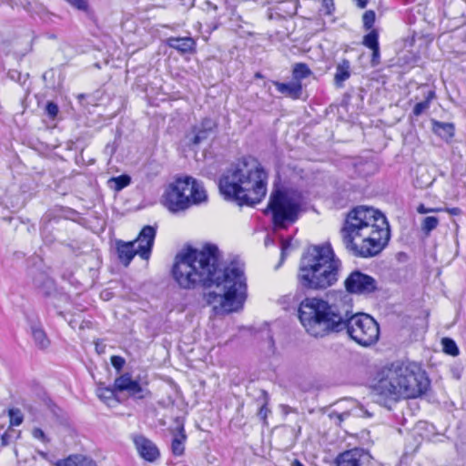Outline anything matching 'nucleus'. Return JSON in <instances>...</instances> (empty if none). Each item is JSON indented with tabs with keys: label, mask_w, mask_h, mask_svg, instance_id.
<instances>
[{
	"label": "nucleus",
	"mask_w": 466,
	"mask_h": 466,
	"mask_svg": "<svg viewBox=\"0 0 466 466\" xmlns=\"http://www.w3.org/2000/svg\"><path fill=\"white\" fill-rule=\"evenodd\" d=\"M439 225V219L436 217H426L421 224V229L426 234L429 235L431 231L435 229Z\"/></svg>",
	"instance_id": "nucleus-29"
},
{
	"label": "nucleus",
	"mask_w": 466,
	"mask_h": 466,
	"mask_svg": "<svg viewBox=\"0 0 466 466\" xmlns=\"http://www.w3.org/2000/svg\"><path fill=\"white\" fill-rule=\"evenodd\" d=\"M344 287L350 294L370 295L377 290L378 282L371 276L354 270L344 280Z\"/></svg>",
	"instance_id": "nucleus-10"
},
{
	"label": "nucleus",
	"mask_w": 466,
	"mask_h": 466,
	"mask_svg": "<svg viewBox=\"0 0 466 466\" xmlns=\"http://www.w3.org/2000/svg\"><path fill=\"white\" fill-rule=\"evenodd\" d=\"M8 416L10 420V426H19L23 423L24 415L19 409H9Z\"/></svg>",
	"instance_id": "nucleus-30"
},
{
	"label": "nucleus",
	"mask_w": 466,
	"mask_h": 466,
	"mask_svg": "<svg viewBox=\"0 0 466 466\" xmlns=\"http://www.w3.org/2000/svg\"><path fill=\"white\" fill-rule=\"evenodd\" d=\"M111 364L116 370L119 371L125 365V360L120 356H112Z\"/></svg>",
	"instance_id": "nucleus-34"
},
{
	"label": "nucleus",
	"mask_w": 466,
	"mask_h": 466,
	"mask_svg": "<svg viewBox=\"0 0 466 466\" xmlns=\"http://www.w3.org/2000/svg\"><path fill=\"white\" fill-rule=\"evenodd\" d=\"M368 454L363 449L355 448L340 453L337 459V466H361Z\"/></svg>",
	"instance_id": "nucleus-13"
},
{
	"label": "nucleus",
	"mask_w": 466,
	"mask_h": 466,
	"mask_svg": "<svg viewBox=\"0 0 466 466\" xmlns=\"http://www.w3.org/2000/svg\"><path fill=\"white\" fill-rule=\"evenodd\" d=\"M451 372L452 374V377L456 380H460L461 379V370L460 367H452L451 369Z\"/></svg>",
	"instance_id": "nucleus-40"
},
{
	"label": "nucleus",
	"mask_w": 466,
	"mask_h": 466,
	"mask_svg": "<svg viewBox=\"0 0 466 466\" xmlns=\"http://www.w3.org/2000/svg\"><path fill=\"white\" fill-rule=\"evenodd\" d=\"M167 45L181 53H189L194 50L196 43L191 37H170Z\"/></svg>",
	"instance_id": "nucleus-19"
},
{
	"label": "nucleus",
	"mask_w": 466,
	"mask_h": 466,
	"mask_svg": "<svg viewBox=\"0 0 466 466\" xmlns=\"http://www.w3.org/2000/svg\"><path fill=\"white\" fill-rule=\"evenodd\" d=\"M115 388L119 392L127 391L130 397L137 400L150 396V391L142 387L137 380H133L128 373H125L115 380Z\"/></svg>",
	"instance_id": "nucleus-11"
},
{
	"label": "nucleus",
	"mask_w": 466,
	"mask_h": 466,
	"mask_svg": "<svg viewBox=\"0 0 466 466\" xmlns=\"http://www.w3.org/2000/svg\"><path fill=\"white\" fill-rule=\"evenodd\" d=\"M216 127L217 124L213 119L208 117L204 118L199 126L196 127L193 130L195 135L192 138V143L194 145L200 144L214 132Z\"/></svg>",
	"instance_id": "nucleus-14"
},
{
	"label": "nucleus",
	"mask_w": 466,
	"mask_h": 466,
	"mask_svg": "<svg viewBox=\"0 0 466 466\" xmlns=\"http://www.w3.org/2000/svg\"><path fill=\"white\" fill-rule=\"evenodd\" d=\"M371 50H372L371 65L377 66L380 63V46L373 48Z\"/></svg>",
	"instance_id": "nucleus-36"
},
{
	"label": "nucleus",
	"mask_w": 466,
	"mask_h": 466,
	"mask_svg": "<svg viewBox=\"0 0 466 466\" xmlns=\"http://www.w3.org/2000/svg\"><path fill=\"white\" fill-rule=\"evenodd\" d=\"M46 112L50 118L54 119L56 117L59 112L58 106L56 103L50 101L46 106Z\"/></svg>",
	"instance_id": "nucleus-32"
},
{
	"label": "nucleus",
	"mask_w": 466,
	"mask_h": 466,
	"mask_svg": "<svg viewBox=\"0 0 466 466\" xmlns=\"http://www.w3.org/2000/svg\"><path fill=\"white\" fill-rule=\"evenodd\" d=\"M424 99L419 103H417L412 110L414 116H419L426 112L431 106L432 100L436 98V93L434 90H428L423 93Z\"/></svg>",
	"instance_id": "nucleus-23"
},
{
	"label": "nucleus",
	"mask_w": 466,
	"mask_h": 466,
	"mask_svg": "<svg viewBox=\"0 0 466 466\" xmlns=\"http://www.w3.org/2000/svg\"><path fill=\"white\" fill-rule=\"evenodd\" d=\"M340 236L347 251L368 258L384 249L390 241V230L386 217L380 210L358 206L347 214Z\"/></svg>",
	"instance_id": "nucleus-3"
},
{
	"label": "nucleus",
	"mask_w": 466,
	"mask_h": 466,
	"mask_svg": "<svg viewBox=\"0 0 466 466\" xmlns=\"http://www.w3.org/2000/svg\"><path fill=\"white\" fill-rule=\"evenodd\" d=\"M432 130L441 138L445 141H450L455 133V127L452 123L441 122L438 120H432Z\"/></svg>",
	"instance_id": "nucleus-18"
},
{
	"label": "nucleus",
	"mask_w": 466,
	"mask_h": 466,
	"mask_svg": "<svg viewBox=\"0 0 466 466\" xmlns=\"http://www.w3.org/2000/svg\"><path fill=\"white\" fill-rule=\"evenodd\" d=\"M429 380L414 365L394 362L380 369L370 383V389L379 401H399L417 398L426 392Z\"/></svg>",
	"instance_id": "nucleus-5"
},
{
	"label": "nucleus",
	"mask_w": 466,
	"mask_h": 466,
	"mask_svg": "<svg viewBox=\"0 0 466 466\" xmlns=\"http://www.w3.org/2000/svg\"><path fill=\"white\" fill-rule=\"evenodd\" d=\"M417 211H418V213H420V214H427V213H431V212H441V211H442V208H426L423 204H420V205L417 208Z\"/></svg>",
	"instance_id": "nucleus-35"
},
{
	"label": "nucleus",
	"mask_w": 466,
	"mask_h": 466,
	"mask_svg": "<svg viewBox=\"0 0 466 466\" xmlns=\"http://www.w3.org/2000/svg\"><path fill=\"white\" fill-rule=\"evenodd\" d=\"M365 413L368 417H370V414L368 411H365Z\"/></svg>",
	"instance_id": "nucleus-44"
},
{
	"label": "nucleus",
	"mask_w": 466,
	"mask_h": 466,
	"mask_svg": "<svg viewBox=\"0 0 466 466\" xmlns=\"http://www.w3.org/2000/svg\"><path fill=\"white\" fill-rule=\"evenodd\" d=\"M268 173L253 157H244L232 163L219 179V190L228 199L240 206H254L266 196Z\"/></svg>",
	"instance_id": "nucleus-4"
},
{
	"label": "nucleus",
	"mask_w": 466,
	"mask_h": 466,
	"mask_svg": "<svg viewBox=\"0 0 466 466\" xmlns=\"http://www.w3.org/2000/svg\"><path fill=\"white\" fill-rule=\"evenodd\" d=\"M34 285L45 296H49L55 290L53 279L44 273L35 277Z\"/></svg>",
	"instance_id": "nucleus-20"
},
{
	"label": "nucleus",
	"mask_w": 466,
	"mask_h": 466,
	"mask_svg": "<svg viewBox=\"0 0 466 466\" xmlns=\"http://www.w3.org/2000/svg\"><path fill=\"white\" fill-rule=\"evenodd\" d=\"M323 6L326 8V14L330 15L334 10V2L333 0H323Z\"/></svg>",
	"instance_id": "nucleus-37"
},
{
	"label": "nucleus",
	"mask_w": 466,
	"mask_h": 466,
	"mask_svg": "<svg viewBox=\"0 0 466 466\" xmlns=\"http://www.w3.org/2000/svg\"><path fill=\"white\" fill-rule=\"evenodd\" d=\"M56 466H97L96 462L86 456L81 454L71 455L64 460L56 462Z\"/></svg>",
	"instance_id": "nucleus-17"
},
{
	"label": "nucleus",
	"mask_w": 466,
	"mask_h": 466,
	"mask_svg": "<svg viewBox=\"0 0 466 466\" xmlns=\"http://www.w3.org/2000/svg\"><path fill=\"white\" fill-rule=\"evenodd\" d=\"M463 70H466V66L463 67Z\"/></svg>",
	"instance_id": "nucleus-45"
},
{
	"label": "nucleus",
	"mask_w": 466,
	"mask_h": 466,
	"mask_svg": "<svg viewBox=\"0 0 466 466\" xmlns=\"http://www.w3.org/2000/svg\"><path fill=\"white\" fill-rule=\"evenodd\" d=\"M290 243L288 240H283L281 243V261L285 258L286 252L289 248Z\"/></svg>",
	"instance_id": "nucleus-38"
},
{
	"label": "nucleus",
	"mask_w": 466,
	"mask_h": 466,
	"mask_svg": "<svg viewBox=\"0 0 466 466\" xmlns=\"http://www.w3.org/2000/svg\"><path fill=\"white\" fill-rule=\"evenodd\" d=\"M291 466H304V464L300 462L299 460H294L291 463Z\"/></svg>",
	"instance_id": "nucleus-43"
},
{
	"label": "nucleus",
	"mask_w": 466,
	"mask_h": 466,
	"mask_svg": "<svg viewBox=\"0 0 466 466\" xmlns=\"http://www.w3.org/2000/svg\"><path fill=\"white\" fill-rule=\"evenodd\" d=\"M375 12L372 10L366 11L362 15L363 26L366 30H370L372 28L375 23Z\"/></svg>",
	"instance_id": "nucleus-31"
},
{
	"label": "nucleus",
	"mask_w": 466,
	"mask_h": 466,
	"mask_svg": "<svg viewBox=\"0 0 466 466\" xmlns=\"http://www.w3.org/2000/svg\"><path fill=\"white\" fill-rule=\"evenodd\" d=\"M299 319L306 332L314 338L347 330L351 339L368 347L380 337L377 321L368 314H353L346 301L329 303L319 298H306L299 307Z\"/></svg>",
	"instance_id": "nucleus-2"
},
{
	"label": "nucleus",
	"mask_w": 466,
	"mask_h": 466,
	"mask_svg": "<svg viewBox=\"0 0 466 466\" xmlns=\"http://www.w3.org/2000/svg\"><path fill=\"white\" fill-rule=\"evenodd\" d=\"M156 233L157 230L154 227L145 226L134 241L117 242L116 249L118 258L125 266L129 265L136 255H138L143 259H148L156 238Z\"/></svg>",
	"instance_id": "nucleus-9"
},
{
	"label": "nucleus",
	"mask_w": 466,
	"mask_h": 466,
	"mask_svg": "<svg viewBox=\"0 0 466 466\" xmlns=\"http://www.w3.org/2000/svg\"><path fill=\"white\" fill-rule=\"evenodd\" d=\"M268 408H267L266 406H262V407L260 408L259 411H258V415H259L261 418L265 419V418L267 417V415H268Z\"/></svg>",
	"instance_id": "nucleus-41"
},
{
	"label": "nucleus",
	"mask_w": 466,
	"mask_h": 466,
	"mask_svg": "<svg viewBox=\"0 0 466 466\" xmlns=\"http://www.w3.org/2000/svg\"><path fill=\"white\" fill-rule=\"evenodd\" d=\"M134 443L139 455L147 461H155L159 457L157 447L143 436H136Z\"/></svg>",
	"instance_id": "nucleus-12"
},
{
	"label": "nucleus",
	"mask_w": 466,
	"mask_h": 466,
	"mask_svg": "<svg viewBox=\"0 0 466 466\" xmlns=\"http://www.w3.org/2000/svg\"><path fill=\"white\" fill-rule=\"evenodd\" d=\"M187 436L184 431V425L177 423V431L173 433V439L171 442L172 453L175 456H181L185 451V441Z\"/></svg>",
	"instance_id": "nucleus-15"
},
{
	"label": "nucleus",
	"mask_w": 466,
	"mask_h": 466,
	"mask_svg": "<svg viewBox=\"0 0 466 466\" xmlns=\"http://www.w3.org/2000/svg\"><path fill=\"white\" fill-rule=\"evenodd\" d=\"M208 198L207 192L199 182L191 177L177 178L170 184L163 195V204L171 212L188 208L191 205L201 204Z\"/></svg>",
	"instance_id": "nucleus-7"
},
{
	"label": "nucleus",
	"mask_w": 466,
	"mask_h": 466,
	"mask_svg": "<svg viewBox=\"0 0 466 466\" xmlns=\"http://www.w3.org/2000/svg\"><path fill=\"white\" fill-rule=\"evenodd\" d=\"M32 436L35 439L39 440L43 443H48L49 442V439L46 437V435L45 434L43 430H41L40 428H34L33 431H32Z\"/></svg>",
	"instance_id": "nucleus-33"
},
{
	"label": "nucleus",
	"mask_w": 466,
	"mask_h": 466,
	"mask_svg": "<svg viewBox=\"0 0 466 466\" xmlns=\"http://www.w3.org/2000/svg\"><path fill=\"white\" fill-rule=\"evenodd\" d=\"M30 329L35 346L42 350L46 349L50 345V340L43 327L39 323H34Z\"/></svg>",
	"instance_id": "nucleus-22"
},
{
	"label": "nucleus",
	"mask_w": 466,
	"mask_h": 466,
	"mask_svg": "<svg viewBox=\"0 0 466 466\" xmlns=\"http://www.w3.org/2000/svg\"><path fill=\"white\" fill-rule=\"evenodd\" d=\"M302 205V195L292 188L276 190L270 196L268 208L272 213L273 223L278 228H285L294 223Z\"/></svg>",
	"instance_id": "nucleus-8"
},
{
	"label": "nucleus",
	"mask_w": 466,
	"mask_h": 466,
	"mask_svg": "<svg viewBox=\"0 0 466 466\" xmlns=\"http://www.w3.org/2000/svg\"><path fill=\"white\" fill-rule=\"evenodd\" d=\"M218 259V249L212 245L179 252L172 267V277L180 288L186 289L198 285L215 286L217 290L208 291L205 298L208 304L213 305L216 313L238 311L247 299L244 264L233 260L220 267Z\"/></svg>",
	"instance_id": "nucleus-1"
},
{
	"label": "nucleus",
	"mask_w": 466,
	"mask_h": 466,
	"mask_svg": "<svg viewBox=\"0 0 466 466\" xmlns=\"http://www.w3.org/2000/svg\"><path fill=\"white\" fill-rule=\"evenodd\" d=\"M341 268L330 244L310 246L300 258L298 283L307 289H327L337 283Z\"/></svg>",
	"instance_id": "nucleus-6"
},
{
	"label": "nucleus",
	"mask_w": 466,
	"mask_h": 466,
	"mask_svg": "<svg viewBox=\"0 0 466 466\" xmlns=\"http://www.w3.org/2000/svg\"><path fill=\"white\" fill-rule=\"evenodd\" d=\"M351 74L350 63L347 59H343L336 66V73L334 76V83L338 87H341L343 83L350 78Z\"/></svg>",
	"instance_id": "nucleus-21"
},
{
	"label": "nucleus",
	"mask_w": 466,
	"mask_h": 466,
	"mask_svg": "<svg viewBox=\"0 0 466 466\" xmlns=\"http://www.w3.org/2000/svg\"><path fill=\"white\" fill-rule=\"evenodd\" d=\"M312 75L310 68L304 63H297L293 66L292 76L294 81L300 83L301 80Z\"/></svg>",
	"instance_id": "nucleus-25"
},
{
	"label": "nucleus",
	"mask_w": 466,
	"mask_h": 466,
	"mask_svg": "<svg viewBox=\"0 0 466 466\" xmlns=\"http://www.w3.org/2000/svg\"><path fill=\"white\" fill-rule=\"evenodd\" d=\"M360 8H365L369 0H356Z\"/></svg>",
	"instance_id": "nucleus-42"
},
{
	"label": "nucleus",
	"mask_w": 466,
	"mask_h": 466,
	"mask_svg": "<svg viewBox=\"0 0 466 466\" xmlns=\"http://www.w3.org/2000/svg\"><path fill=\"white\" fill-rule=\"evenodd\" d=\"M443 210H445L446 212H448L450 215H452V216H459L461 214V210L459 208H448L445 209L442 208V211Z\"/></svg>",
	"instance_id": "nucleus-39"
},
{
	"label": "nucleus",
	"mask_w": 466,
	"mask_h": 466,
	"mask_svg": "<svg viewBox=\"0 0 466 466\" xmlns=\"http://www.w3.org/2000/svg\"><path fill=\"white\" fill-rule=\"evenodd\" d=\"M363 45L370 48L373 49L379 47V34L376 30H371L369 34H367L363 38Z\"/></svg>",
	"instance_id": "nucleus-27"
},
{
	"label": "nucleus",
	"mask_w": 466,
	"mask_h": 466,
	"mask_svg": "<svg viewBox=\"0 0 466 466\" xmlns=\"http://www.w3.org/2000/svg\"><path fill=\"white\" fill-rule=\"evenodd\" d=\"M277 90L293 99L299 98L302 94L301 83L292 81L289 83L274 82Z\"/></svg>",
	"instance_id": "nucleus-16"
},
{
	"label": "nucleus",
	"mask_w": 466,
	"mask_h": 466,
	"mask_svg": "<svg viewBox=\"0 0 466 466\" xmlns=\"http://www.w3.org/2000/svg\"><path fill=\"white\" fill-rule=\"evenodd\" d=\"M443 351L451 356H457L459 354V349L455 341L450 338H444L441 341Z\"/></svg>",
	"instance_id": "nucleus-28"
},
{
	"label": "nucleus",
	"mask_w": 466,
	"mask_h": 466,
	"mask_svg": "<svg viewBox=\"0 0 466 466\" xmlns=\"http://www.w3.org/2000/svg\"><path fill=\"white\" fill-rule=\"evenodd\" d=\"M110 187L115 191H121L126 187L129 186L131 183V177L128 175H120L118 177H111L108 181Z\"/></svg>",
	"instance_id": "nucleus-26"
},
{
	"label": "nucleus",
	"mask_w": 466,
	"mask_h": 466,
	"mask_svg": "<svg viewBox=\"0 0 466 466\" xmlns=\"http://www.w3.org/2000/svg\"><path fill=\"white\" fill-rule=\"evenodd\" d=\"M116 388L106 387L103 384H99L96 388L97 397L104 401L106 405L110 406L116 400Z\"/></svg>",
	"instance_id": "nucleus-24"
}]
</instances>
